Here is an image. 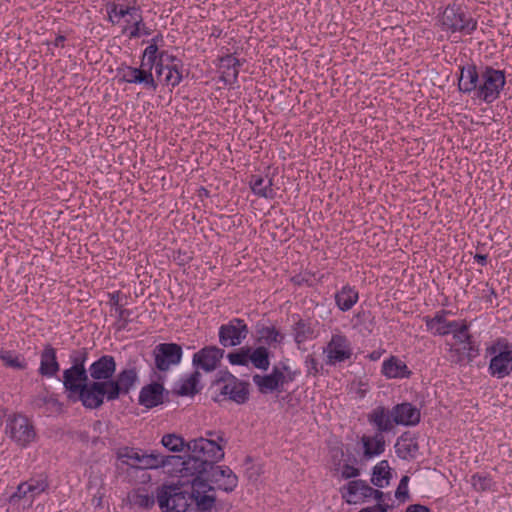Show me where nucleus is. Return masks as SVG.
<instances>
[{"label": "nucleus", "instance_id": "obj_1", "mask_svg": "<svg viewBox=\"0 0 512 512\" xmlns=\"http://www.w3.org/2000/svg\"><path fill=\"white\" fill-rule=\"evenodd\" d=\"M225 444L226 441L223 436H217V438L199 437L187 443L190 455L186 458L181 456H164L156 451L148 453L141 449L129 447L120 449L118 457L123 463L138 469H158L168 465L180 467L178 470L179 476L181 478H190L194 476V472L186 470V463L189 460L215 464V462L223 459Z\"/></svg>", "mask_w": 512, "mask_h": 512}, {"label": "nucleus", "instance_id": "obj_2", "mask_svg": "<svg viewBox=\"0 0 512 512\" xmlns=\"http://www.w3.org/2000/svg\"><path fill=\"white\" fill-rule=\"evenodd\" d=\"M190 494L178 485H163L157 492V502L165 512H209L216 497L209 483L189 478Z\"/></svg>", "mask_w": 512, "mask_h": 512}, {"label": "nucleus", "instance_id": "obj_3", "mask_svg": "<svg viewBox=\"0 0 512 512\" xmlns=\"http://www.w3.org/2000/svg\"><path fill=\"white\" fill-rule=\"evenodd\" d=\"M92 380H88L82 365H74L64 372L63 384L69 396L81 400L87 408H96V362L89 367Z\"/></svg>", "mask_w": 512, "mask_h": 512}, {"label": "nucleus", "instance_id": "obj_4", "mask_svg": "<svg viewBox=\"0 0 512 512\" xmlns=\"http://www.w3.org/2000/svg\"><path fill=\"white\" fill-rule=\"evenodd\" d=\"M186 465L188 472H194V476L191 478L199 479L202 483H209L214 491L218 488L230 492L237 486V476L229 467L201 463L195 460H189ZM214 495L216 496L215 493Z\"/></svg>", "mask_w": 512, "mask_h": 512}, {"label": "nucleus", "instance_id": "obj_5", "mask_svg": "<svg viewBox=\"0 0 512 512\" xmlns=\"http://www.w3.org/2000/svg\"><path fill=\"white\" fill-rule=\"evenodd\" d=\"M106 10L109 20L120 25L122 32L130 39L150 35L151 31L143 23L142 14L137 7L109 3Z\"/></svg>", "mask_w": 512, "mask_h": 512}, {"label": "nucleus", "instance_id": "obj_6", "mask_svg": "<svg viewBox=\"0 0 512 512\" xmlns=\"http://www.w3.org/2000/svg\"><path fill=\"white\" fill-rule=\"evenodd\" d=\"M485 351L490 358L488 372L492 377L503 379L512 374V344L508 339H495Z\"/></svg>", "mask_w": 512, "mask_h": 512}, {"label": "nucleus", "instance_id": "obj_7", "mask_svg": "<svg viewBox=\"0 0 512 512\" xmlns=\"http://www.w3.org/2000/svg\"><path fill=\"white\" fill-rule=\"evenodd\" d=\"M442 28L451 33L459 32L470 35L477 29V20L466 13L461 7L447 6L441 16Z\"/></svg>", "mask_w": 512, "mask_h": 512}, {"label": "nucleus", "instance_id": "obj_8", "mask_svg": "<svg viewBox=\"0 0 512 512\" xmlns=\"http://www.w3.org/2000/svg\"><path fill=\"white\" fill-rule=\"evenodd\" d=\"M505 83L503 71L486 67L480 74L477 96L485 103H492L499 98Z\"/></svg>", "mask_w": 512, "mask_h": 512}, {"label": "nucleus", "instance_id": "obj_9", "mask_svg": "<svg viewBox=\"0 0 512 512\" xmlns=\"http://www.w3.org/2000/svg\"><path fill=\"white\" fill-rule=\"evenodd\" d=\"M182 62L174 55L163 52L156 63V74L163 85L171 89L179 85L183 79Z\"/></svg>", "mask_w": 512, "mask_h": 512}, {"label": "nucleus", "instance_id": "obj_10", "mask_svg": "<svg viewBox=\"0 0 512 512\" xmlns=\"http://www.w3.org/2000/svg\"><path fill=\"white\" fill-rule=\"evenodd\" d=\"M343 500L350 505H357L365 503L370 498L380 500L383 493L379 490L373 489L364 480H351L340 489Z\"/></svg>", "mask_w": 512, "mask_h": 512}, {"label": "nucleus", "instance_id": "obj_11", "mask_svg": "<svg viewBox=\"0 0 512 512\" xmlns=\"http://www.w3.org/2000/svg\"><path fill=\"white\" fill-rule=\"evenodd\" d=\"M6 435L17 445L25 447L35 438L33 426L28 418L22 415H14L6 423Z\"/></svg>", "mask_w": 512, "mask_h": 512}, {"label": "nucleus", "instance_id": "obj_12", "mask_svg": "<svg viewBox=\"0 0 512 512\" xmlns=\"http://www.w3.org/2000/svg\"><path fill=\"white\" fill-rule=\"evenodd\" d=\"M293 378L290 368L283 365L282 367H275L269 375H255L253 381L262 393H269L292 381Z\"/></svg>", "mask_w": 512, "mask_h": 512}, {"label": "nucleus", "instance_id": "obj_13", "mask_svg": "<svg viewBox=\"0 0 512 512\" xmlns=\"http://www.w3.org/2000/svg\"><path fill=\"white\" fill-rule=\"evenodd\" d=\"M249 333L246 323L239 319L234 318L227 324L219 328V342L224 347H234L240 345Z\"/></svg>", "mask_w": 512, "mask_h": 512}, {"label": "nucleus", "instance_id": "obj_14", "mask_svg": "<svg viewBox=\"0 0 512 512\" xmlns=\"http://www.w3.org/2000/svg\"><path fill=\"white\" fill-rule=\"evenodd\" d=\"M153 354L156 367L167 371L181 362L183 351L176 343H161L154 348Z\"/></svg>", "mask_w": 512, "mask_h": 512}, {"label": "nucleus", "instance_id": "obj_15", "mask_svg": "<svg viewBox=\"0 0 512 512\" xmlns=\"http://www.w3.org/2000/svg\"><path fill=\"white\" fill-rule=\"evenodd\" d=\"M324 354L327 364L336 365L351 357L352 348L346 336L342 334H334L325 347Z\"/></svg>", "mask_w": 512, "mask_h": 512}, {"label": "nucleus", "instance_id": "obj_16", "mask_svg": "<svg viewBox=\"0 0 512 512\" xmlns=\"http://www.w3.org/2000/svg\"><path fill=\"white\" fill-rule=\"evenodd\" d=\"M47 488V482L44 478L31 479L19 484L17 491L10 497V502L17 504L23 502V507H29L34 499L44 492Z\"/></svg>", "mask_w": 512, "mask_h": 512}, {"label": "nucleus", "instance_id": "obj_17", "mask_svg": "<svg viewBox=\"0 0 512 512\" xmlns=\"http://www.w3.org/2000/svg\"><path fill=\"white\" fill-rule=\"evenodd\" d=\"M224 351L216 346L205 347L193 355V364L205 372L215 370L223 357Z\"/></svg>", "mask_w": 512, "mask_h": 512}, {"label": "nucleus", "instance_id": "obj_18", "mask_svg": "<svg viewBox=\"0 0 512 512\" xmlns=\"http://www.w3.org/2000/svg\"><path fill=\"white\" fill-rule=\"evenodd\" d=\"M450 311L440 310L434 316H426L423 318L426 324V330L433 335L445 336L450 334L451 329L456 327V321L447 320Z\"/></svg>", "mask_w": 512, "mask_h": 512}, {"label": "nucleus", "instance_id": "obj_19", "mask_svg": "<svg viewBox=\"0 0 512 512\" xmlns=\"http://www.w3.org/2000/svg\"><path fill=\"white\" fill-rule=\"evenodd\" d=\"M123 79L130 84H141L146 89L156 91L158 84L155 81L150 69L143 67H127L123 71Z\"/></svg>", "mask_w": 512, "mask_h": 512}, {"label": "nucleus", "instance_id": "obj_20", "mask_svg": "<svg viewBox=\"0 0 512 512\" xmlns=\"http://www.w3.org/2000/svg\"><path fill=\"white\" fill-rule=\"evenodd\" d=\"M221 394L236 403H244L248 398V389L244 382L234 376L224 379L220 388Z\"/></svg>", "mask_w": 512, "mask_h": 512}, {"label": "nucleus", "instance_id": "obj_21", "mask_svg": "<svg viewBox=\"0 0 512 512\" xmlns=\"http://www.w3.org/2000/svg\"><path fill=\"white\" fill-rule=\"evenodd\" d=\"M396 425L415 426L420 421V411L410 403H401L392 409Z\"/></svg>", "mask_w": 512, "mask_h": 512}, {"label": "nucleus", "instance_id": "obj_22", "mask_svg": "<svg viewBox=\"0 0 512 512\" xmlns=\"http://www.w3.org/2000/svg\"><path fill=\"white\" fill-rule=\"evenodd\" d=\"M368 421L374 425L379 433L388 432L392 430L395 425L392 410L386 409L383 406L374 408L368 414Z\"/></svg>", "mask_w": 512, "mask_h": 512}, {"label": "nucleus", "instance_id": "obj_23", "mask_svg": "<svg viewBox=\"0 0 512 512\" xmlns=\"http://www.w3.org/2000/svg\"><path fill=\"white\" fill-rule=\"evenodd\" d=\"M381 373L387 379H403L408 378L411 371L406 363L398 357L391 356L382 363Z\"/></svg>", "mask_w": 512, "mask_h": 512}, {"label": "nucleus", "instance_id": "obj_24", "mask_svg": "<svg viewBox=\"0 0 512 512\" xmlns=\"http://www.w3.org/2000/svg\"><path fill=\"white\" fill-rule=\"evenodd\" d=\"M291 332L299 349H301L302 344L317 337V332L313 324L301 318H298L294 321Z\"/></svg>", "mask_w": 512, "mask_h": 512}, {"label": "nucleus", "instance_id": "obj_25", "mask_svg": "<svg viewBox=\"0 0 512 512\" xmlns=\"http://www.w3.org/2000/svg\"><path fill=\"white\" fill-rule=\"evenodd\" d=\"M164 388L159 383L144 386L139 394V403L146 408H153L163 401Z\"/></svg>", "mask_w": 512, "mask_h": 512}, {"label": "nucleus", "instance_id": "obj_26", "mask_svg": "<svg viewBox=\"0 0 512 512\" xmlns=\"http://www.w3.org/2000/svg\"><path fill=\"white\" fill-rule=\"evenodd\" d=\"M363 455L366 459H372L385 451V440L381 433L372 436L364 435L361 438Z\"/></svg>", "mask_w": 512, "mask_h": 512}, {"label": "nucleus", "instance_id": "obj_27", "mask_svg": "<svg viewBox=\"0 0 512 512\" xmlns=\"http://www.w3.org/2000/svg\"><path fill=\"white\" fill-rule=\"evenodd\" d=\"M480 75L477 73L476 67L468 65L461 68L458 79L459 90L463 93L477 92Z\"/></svg>", "mask_w": 512, "mask_h": 512}, {"label": "nucleus", "instance_id": "obj_28", "mask_svg": "<svg viewBox=\"0 0 512 512\" xmlns=\"http://www.w3.org/2000/svg\"><path fill=\"white\" fill-rule=\"evenodd\" d=\"M250 186L253 193L259 197L272 199L275 196L272 178L268 176L255 175L250 180Z\"/></svg>", "mask_w": 512, "mask_h": 512}, {"label": "nucleus", "instance_id": "obj_29", "mask_svg": "<svg viewBox=\"0 0 512 512\" xmlns=\"http://www.w3.org/2000/svg\"><path fill=\"white\" fill-rule=\"evenodd\" d=\"M358 299V291L350 285L343 286L335 294L336 305L341 311L350 310L357 303Z\"/></svg>", "mask_w": 512, "mask_h": 512}, {"label": "nucleus", "instance_id": "obj_30", "mask_svg": "<svg viewBox=\"0 0 512 512\" xmlns=\"http://www.w3.org/2000/svg\"><path fill=\"white\" fill-rule=\"evenodd\" d=\"M258 334L261 343L273 348L280 346L285 338L284 334L272 326L261 328Z\"/></svg>", "mask_w": 512, "mask_h": 512}, {"label": "nucleus", "instance_id": "obj_31", "mask_svg": "<svg viewBox=\"0 0 512 512\" xmlns=\"http://www.w3.org/2000/svg\"><path fill=\"white\" fill-rule=\"evenodd\" d=\"M200 374L193 372L181 378L178 384V393L183 396H189L199 391Z\"/></svg>", "mask_w": 512, "mask_h": 512}, {"label": "nucleus", "instance_id": "obj_32", "mask_svg": "<svg viewBox=\"0 0 512 512\" xmlns=\"http://www.w3.org/2000/svg\"><path fill=\"white\" fill-rule=\"evenodd\" d=\"M390 477L389 464L386 460H382L373 468L371 482L379 488H384L389 484Z\"/></svg>", "mask_w": 512, "mask_h": 512}, {"label": "nucleus", "instance_id": "obj_33", "mask_svg": "<svg viewBox=\"0 0 512 512\" xmlns=\"http://www.w3.org/2000/svg\"><path fill=\"white\" fill-rule=\"evenodd\" d=\"M121 392V387L115 381L98 382V407L104 400L116 399Z\"/></svg>", "mask_w": 512, "mask_h": 512}, {"label": "nucleus", "instance_id": "obj_34", "mask_svg": "<svg viewBox=\"0 0 512 512\" xmlns=\"http://www.w3.org/2000/svg\"><path fill=\"white\" fill-rule=\"evenodd\" d=\"M58 370L55 351L51 348L45 349L41 355L39 371L44 376H52Z\"/></svg>", "mask_w": 512, "mask_h": 512}, {"label": "nucleus", "instance_id": "obj_35", "mask_svg": "<svg viewBox=\"0 0 512 512\" xmlns=\"http://www.w3.org/2000/svg\"><path fill=\"white\" fill-rule=\"evenodd\" d=\"M164 51L159 52L157 46V39H152L151 43L145 48L142 56L141 64L143 67L150 69L152 72L153 67H156L157 61H160V57Z\"/></svg>", "mask_w": 512, "mask_h": 512}, {"label": "nucleus", "instance_id": "obj_36", "mask_svg": "<svg viewBox=\"0 0 512 512\" xmlns=\"http://www.w3.org/2000/svg\"><path fill=\"white\" fill-rule=\"evenodd\" d=\"M250 364L255 368L267 370L270 365L269 352L266 347L259 346L255 349L250 347Z\"/></svg>", "mask_w": 512, "mask_h": 512}, {"label": "nucleus", "instance_id": "obj_37", "mask_svg": "<svg viewBox=\"0 0 512 512\" xmlns=\"http://www.w3.org/2000/svg\"><path fill=\"white\" fill-rule=\"evenodd\" d=\"M115 361L112 356H103L98 359V380L109 378L115 372Z\"/></svg>", "mask_w": 512, "mask_h": 512}, {"label": "nucleus", "instance_id": "obj_38", "mask_svg": "<svg viewBox=\"0 0 512 512\" xmlns=\"http://www.w3.org/2000/svg\"><path fill=\"white\" fill-rule=\"evenodd\" d=\"M161 443L165 448L172 452H181L185 447H187V443H185L184 439L176 434L164 435Z\"/></svg>", "mask_w": 512, "mask_h": 512}, {"label": "nucleus", "instance_id": "obj_39", "mask_svg": "<svg viewBox=\"0 0 512 512\" xmlns=\"http://www.w3.org/2000/svg\"><path fill=\"white\" fill-rule=\"evenodd\" d=\"M0 359L6 366L13 369H24L26 367V363L23 358L8 350H0Z\"/></svg>", "mask_w": 512, "mask_h": 512}, {"label": "nucleus", "instance_id": "obj_40", "mask_svg": "<svg viewBox=\"0 0 512 512\" xmlns=\"http://www.w3.org/2000/svg\"><path fill=\"white\" fill-rule=\"evenodd\" d=\"M250 347H242L235 352L229 353L227 359L232 365L248 366L250 364Z\"/></svg>", "mask_w": 512, "mask_h": 512}, {"label": "nucleus", "instance_id": "obj_41", "mask_svg": "<svg viewBox=\"0 0 512 512\" xmlns=\"http://www.w3.org/2000/svg\"><path fill=\"white\" fill-rule=\"evenodd\" d=\"M469 327L465 321H456V327L451 329L454 339L462 344L470 342L471 336L468 332Z\"/></svg>", "mask_w": 512, "mask_h": 512}, {"label": "nucleus", "instance_id": "obj_42", "mask_svg": "<svg viewBox=\"0 0 512 512\" xmlns=\"http://www.w3.org/2000/svg\"><path fill=\"white\" fill-rule=\"evenodd\" d=\"M136 381V373L133 370L123 371L118 380L115 381L120 387L121 391H128Z\"/></svg>", "mask_w": 512, "mask_h": 512}, {"label": "nucleus", "instance_id": "obj_43", "mask_svg": "<svg viewBox=\"0 0 512 512\" xmlns=\"http://www.w3.org/2000/svg\"><path fill=\"white\" fill-rule=\"evenodd\" d=\"M471 484L476 490L485 491L490 489L492 480L486 475L475 474L471 478Z\"/></svg>", "mask_w": 512, "mask_h": 512}, {"label": "nucleus", "instance_id": "obj_44", "mask_svg": "<svg viewBox=\"0 0 512 512\" xmlns=\"http://www.w3.org/2000/svg\"><path fill=\"white\" fill-rule=\"evenodd\" d=\"M154 502V497L147 493H138L134 496V504L143 508L152 507Z\"/></svg>", "mask_w": 512, "mask_h": 512}, {"label": "nucleus", "instance_id": "obj_45", "mask_svg": "<svg viewBox=\"0 0 512 512\" xmlns=\"http://www.w3.org/2000/svg\"><path fill=\"white\" fill-rule=\"evenodd\" d=\"M408 482L409 477L403 476L399 482L397 490L395 492V497L399 500H406L408 498Z\"/></svg>", "mask_w": 512, "mask_h": 512}, {"label": "nucleus", "instance_id": "obj_46", "mask_svg": "<svg viewBox=\"0 0 512 512\" xmlns=\"http://www.w3.org/2000/svg\"><path fill=\"white\" fill-rule=\"evenodd\" d=\"M340 474L344 479H351L359 476L360 470L351 464H344L341 467Z\"/></svg>", "mask_w": 512, "mask_h": 512}, {"label": "nucleus", "instance_id": "obj_47", "mask_svg": "<svg viewBox=\"0 0 512 512\" xmlns=\"http://www.w3.org/2000/svg\"><path fill=\"white\" fill-rule=\"evenodd\" d=\"M222 63L227 67L233 68L232 76L236 79L238 76L237 66L239 65V61L233 56H227L224 59H222Z\"/></svg>", "mask_w": 512, "mask_h": 512}, {"label": "nucleus", "instance_id": "obj_48", "mask_svg": "<svg viewBox=\"0 0 512 512\" xmlns=\"http://www.w3.org/2000/svg\"><path fill=\"white\" fill-rule=\"evenodd\" d=\"M306 364L308 366L309 371H314L315 373L318 371V368H317L318 363L313 357L308 356L306 358Z\"/></svg>", "mask_w": 512, "mask_h": 512}, {"label": "nucleus", "instance_id": "obj_49", "mask_svg": "<svg viewBox=\"0 0 512 512\" xmlns=\"http://www.w3.org/2000/svg\"><path fill=\"white\" fill-rule=\"evenodd\" d=\"M406 512H429V509L422 505H410Z\"/></svg>", "mask_w": 512, "mask_h": 512}, {"label": "nucleus", "instance_id": "obj_50", "mask_svg": "<svg viewBox=\"0 0 512 512\" xmlns=\"http://www.w3.org/2000/svg\"><path fill=\"white\" fill-rule=\"evenodd\" d=\"M475 260H476V262L478 264L485 265L486 262H487V256L486 255L477 254L475 256Z\"/></svg>", "mask_w": 512, "mask_h": 512}, {"label": "nucleus", "instance_id": "obj_51", "mask_svg": "<svg viewBox=\"0 0 512 512\" xmlns=\"http://www.w3.org/2000/svg\"><path fill=\"white\" fill-rule=\"evenodd\" d=\"M382 353L380 351H373L372 353L369 354V359L372 360V361H377L380 359Z\"/></svg>", "mask_w": 512, "mask_h": 512}, {"label": "nucleus", "instance_id": "obj_52", "mask_svg": "<svg viewBox=\"0 0 512 512\" xmlns=\"http://www.w3.org/2000/svg\"><path fill=\"white\" fill-rule=\"evenodd\" d=\"M217 436H223V435L220 432L206 431L204 437H206V438H217Z\"/></svg>", "mask_w": 512, "mask_h": 512}, {"label": "nucleus", "instance_id": "obj_53", "mask_svg": "<svg viewBox=\"0 0 512 512\" xmlns=\"http://www.w3.org/2000/svg\"><path fill=\"white\" fill-rule=\"evenodd\" d=\"M374 508H378V512H387L388 510V506L387 505H384V504H377V505H374Z\"/></svg>", "mask_w": 512, "mask_h": 512}, {"label": "nucleus", "instance_id": "obj_54", "mask_svg": "<svg viewBox=\"0 0 512 512\" xmlns=\"http://www.w3.org/2000/svg\"><path fill=\"white\" fill-rule=\"evenodd\" d=\"M39 401L43 402V403H46V402H49V401H54L52 399V397H43V398H40Z\"/></svg>", "mask_w": 512, "mask_h": 512}, {"label": "nucleus", "instance_id": "obj_55", "mask_svg": "<svg viewBox=\"0 0 512 512\" xmlns=\"http://www.w3.org/2000/svg\"><path fill=\"white\" fill-rule=\"evenodd\" d=\"M63 40H64V38H63L62 36H61V37H58V38L56 39V45H59L60 43H62V42H63Z\"/></svg>", "mask_w": 512, "mask_h": 512}]
</instances>
